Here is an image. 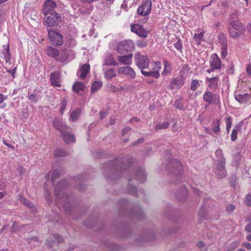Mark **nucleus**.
<instances>
[{
	"label": "nucleus",
	"mask_w": 251,
	"mask_h": 251,
	"mask_svg": "<svg viewBox=\"0 0 251 251\" xmlns=\"http://www.w3.org/2000/svg\"><path fill=\"white\" fill-rule=\"evenodd\" d=\"M204 131L205 132H206V133H207L208 134H212L211 130L209 128H208L207 127H205L204 128Z\"/></svg>",
	"instance_id": "69168bd1"
},
{
	"label": "nucleus",
	"mask_w": 251,
	"mask_h": 251,
	"mask_svg": "<svg viewBox=\"0 0 251 251\" xmlns=\"http://www.w3.org/2000/svg\"><path fill=\"white\" fill-rule=\"evenodd\" d=\"M129 89V86L128 85H125L123 86H121L120 88H116L115 87H113L112 90L114 92L119 91L120 90H127Z\"/></svg>",
	"instance_id": "c03bdc74"
},
{
	"label": "nucleus",
	"mask_w": 251,
	"mask_h": 251,
	"mask_svg": "<svg viewBox=\"0 0 251 251\" xmlns=\"http://www.w3.org/2000/svg\"><path fill=\"white\" fill-rule=\"evenodd\" d=\"M81 113V111L79 109H77L73 111L70 115V118L73 121L77 120Z\"/></svg>",
	"instance_id": "c9c22d12"
},
{
	"label": "nucleus",
	"mask_w": 251,
	"mask_h": 251,
	"mask_svg": "<svg viewBox=\"0 0 251 251\" xmlns=\"http://www.w3.org/2000/svg\"><path fill=\"white\" fill-rule=\"evenodd\" d=\"M46 51L47 54L52 58H55L57 60V57L58 55V51L54 48L50 46H48L47 48Z\"/></svg>",
	"instance_id": "5701e85b"
},
{
	"label": "nucleus",
	"mask_w": 251,
	"mask_h": 251,
	"mask_svg": "<svg viewBox=\"0 0 251 251\" xmlns=\"http://www.w3.org/2000/svg\"><path fill=\"white\" fill-rule=\"evenodd\" d=\"M136 44L140 48H144L147 46V43L144 40L138 41Z\"/></svg>",
	"instance_id": "09e8293b"
},
{
	"label": "nucleus",
	"mask_w": 251,
	"mask_h": 251,
	"mask_svg": "<svg viewBox=\"0 0 251 251\" xmlns=\"http://www.w3.org/2000/svg\"><path fill=\"white\" fill-rule=\"evenodd\" d=\"M19 200L21 202L24 204L25 205L28 206V208L31 209L33 212H35V208L34 207L33 205L27 199L25 198L20 196Z\"/></svg>",
	"instance_id": "bb28decb"
},
{
	"label": "nucleus",
	"mask_w": 251,
	"mask_h": 251,
	"mask_svg": "<svg viewBox=\"0 0 251 251\" xmlns=\"http://www.w3.org/2000/svg\"><path fill=\"white\" fill-rule=\"evenodd\" d=\"M235 98L237 101L241 104H244L250 101L251 98V95L246 93L244 94H239L236 93L235 94Z\"/></svg>",
	"instance_id": "f3484780"
},
{
	"label": "nucleus",
	"mask_w": 251,
	"mask_h": 251,
	"mask_svg": "<svg viewBox=\"0 0 251 251\" xmlns=\"http://www.w3.org/2000/svg\"><path fill=\"white\" fill-rule=\"evenodd\" d=\"M199 215L202 217L205 215V210L203 208H201L199 212Z\"/></svg>",
	"instance_id": "052dcab7"
},
{
	"label": "nucleus",
	"mask_w": 251,
	"mask_h": 251,
	"mask_svg": "<svg viewBox=\"0 0 251 251\" xmlns=\"http://www.w3.org/2000/svg\"><path fill=\"white\" fill-rule=\"evenodd\" d=\"M67 185L65 180H62L54 186L55 195L58 203H61L63 206L65 207L69 201V198L65 194L64 189Z\"/></svg>",
	"instance_id": "f257e3e1"
},
{
	"label": "nucleus",
	"mask_w": 251,
	"mask_h": 251,
	"mask_svg": "<svg viewBox=\"0 0 251 251\" xmlns=\"http://www.w3.org/2000/svg\"><path fill=\"white\" fill-rule=\"evenodd\" d=\"M170 125V123L168 122H163L160 123L156 125V129H163L167 128Z\"/></svg>",
	"instance_id": "e433bc0d"
},
{
	"label": "nucleus",
	"mask_w": 251,
	"mask_h": 251,
	"mask_svg": "<svg viewBox=\"0 0 251 251\" xmlns=\"http://www.w3.org/2000/svg\"><path fill=\"white\" fill-rule=\"evenodd\" d=\"M118 73L119 75H124L131 78H134L136 75L133 69L129 66L119 68L118 70Z\"/></svg>",
	"instance_id": "4468645a"
},
{
	"label": "nucleus",
	"mask_w": 251,
	"mask_h": 251,
	"mask_svg": "<svg viewBox=\"0 0 251 251\" xmlns=\"http://www.w3.org/2000/svg\"><path fill=\"white\" fill-rule=\"evenodd\" d=\"M210 64V68L207 71L208 73H211L215 69H220L222 65L221 60L216 54H212L211 56Z\"/></svg>",
	"instance_id": "9d476101"
},
{
	"label": "nucleus",
	"mask_w": 251,
	"mask_h": 251,
	"mask_svg": "<svg viewBox=\"0 0 251 251\" xmlns=\"http://www.w3.org/2000/svg\"><path fill=\"white\" fill-rule=\"evenodd\" d=\"M134 49V45L130 40H124L119 43L117 46V50L120 53L131 51Z\"/></svg>",
	"instance_id": "39448f33"
},
{
	"label": "nucleus",
	"mask_w": 251,
	"mask_h": 251,
	"mask_svg": "<svg viewBox=\"0 0 251 251\" xmlns=\"http://www.w3.org/2000/svg\"><path fill=\"white\" fill-rule=\"evenodd\" d=\"M50 81L52 85L54 87H60V80L58 74L54 73H51L50 75Z\"/></svg>",
	"instance_id": "b1692460"
},
{
	"label": "nucleus",
	"mask_w": 251,
	"mask_h": 251,
	"mask_svg": "<svg viewBox=\"0 0 251 251\" xmlns=\"http://www.w3.org/2000/svg\"><path fill=\"white\" fill-rule=\"evenodd\" d=\"M243 245L248 250L251 249V244L249 242H246L243 244Z\"/></svg>",
	"instance_id": "13d9d810"
},
{
	"label": "nucleus",
	"mask_w": 251,
	"mask_h": 251,
	"mask_svg": "<svg viewBox=\"0 0 251 251\" xmlns=\"http://www.w3.org/2000/svg\"><path fill=\"white\" fill-rule=\"evenodd\" d=\"M237 130L236 129H233L232 131L231 134V140L232 141H234L237 138Z\"/></svg>",
	"instance_id": "a18cd8bd"
},
{
	"label": "nucleus",
	"mask_w": 251,
	"mask_h": 251,
	"mask_svg": "<svg viewBox=\"0 0 251 251\" xmlns=\"http://www.w3.org/2000/svg\"><path fill=\"white\" fill-rule=\"evenodd\" d=\"M134 57L137 66L141 71L146 69L149 66L150 60L147 55H143L137 52L135 53Z\"/></svg>",
	"instance_id": "423d86ee"
},
{
	"label": "nucleus",
	"mask_w": 251,
	"mask_h": 251,
	"mask_svg": "<svg viewBox=\"0 0 251 251\" xmlns=\"http://www.w3.org/2000/svg\"><path fill=\"white\" fill-rule=\"evenodd\" d=\"M131 30L141 37H146L148 34L147 31L145 30L142 25L135 24L131 26Z\"/></svg>",
	"instance_id": "ddd939ff"
},
{
	"label": "nucleus",
	"mask_w": 251,
	"mask_h": 251,
	"mask_svg": "<svg viewBox=\"0 0 251 251\" xmlns=\"http://www.w3.org/2000/svg\"><path fill=\"white\" fill-rule=\"evenodd\" d=\"M3 53L6 61L10 60L11 54L9 50V45L3 46Z\"/></svg>",
	"instance_id": "7c9ffc66"
},
{
	"label": "nucleus",
	"mask_w": 251,
	"mask_h": 251,
	"mask_svg": "<svg viewBox=\"0 0 251 251\" xmlns=\"http://www.w3.org/2000/svg\"><path fill=\"white\" fill-rule=\"evenodd\" d=\"M174 47L176 50L180 52L182 51V42L180 40L178 39L176 43H174Z\"/></svg>",
	"instance_id": "37998d69"
},
{
	"label": "nucleus",
	"mask_w": 251,
	"mask_h": 251,
	"mask_svg": "<svg viewBox=\"0 0 251 251\" xmlns=\"http://www.w3.org/2000/svg\"><path fill=\"white\" fill-rule=\"evenodd\" d=\"M52 123L54 128L59 130L61 133L65 130L69 129V127L64 123L57 119H55Z\"/></svg>",
	"instance_id": "aec40b11"
},
{
	"label": "nucleus",
	"mask_w": 251,
	"mask_h": 251,
	"mask_svg": "<svg viewBox=\"0 0 251 251\" xmlns=\"http://www.w3.org/2000/svg\"><path fill=\"white\" fill-rule=\"evenodd\" d=\"M131 130V128L129 127H126V128H124L122 130V135H124L129 131H130Z\"/></svg>",
	"instance_id": "6e6d98bb"
},
{
	"label": "nucleus",
	"mask_w": 251,
	"mask_h": 251,
	"mask_svg": "<svg viewBox=\"0 0 251 251\" xmlns=\"http://www.w3.org/2000/svg\"><path fill=\"white\" fill-rule=\"evenodd\" d=\"M68 59V52L66 50H62L58 52V55L57 57V60L60 62H66Z\"/></svg>",
	"instance_id": "393cba45"
},
{
	"label": "nucleus",
	"mask_w": 251,
	"mask_h": 251,
	"mask_svg": "<svg viewBox=\"0 0 251 251\" xmlns=\"http://www.w3.org/2000/svg\"><path fill=\"white\" fill-rule=\"evenodd\" d=\"M203 33L200 32L199 33L195 34L192 42L193 45H195L197 46L201 44V41L203 40Z\"/></svg>",
	"instance_id": "4be33fe9"
},
{
	"label": "nucleus",
	"mask_w": 251,
	"mask_h": 251,
	"mask_svg": "<svg viewBox=\"0 0 251 251\" xmlns=\"http://www.w3.org/2000/svg\"><path fill=\"white\" fill-rule=\"evenodd\" d=\"M132 189L130 190V192L134 195H136V188L134 187H132Z\"/></svg>",
	"instance_id": "e2e57ef3"
},
{
	"label": "nucleus",
	"mask_w": 251,
	"mask_h": 251,
	"mask_svg": "<svg viewBox=\"0 0 251 251\" xmlns=\"http://www.w3.org/2000/svg\"><path fill=\"white\" fill-rule=\"evenodd\" d=\"M245 203L247 205L251 206V195L248 194L245 199Z\"/></svg>",
	"instance_id": "de8ad7c7"
},
{
	"label": "nucleus",
	"mask_w": 251,
	"mask_h": 251,
	"mask_svg": "<svg viewBox=\"0 0 251 251\" xmlns=\"http://www.w3.org/2000/svg\"><path fill=\"white\" fill-rule=\"evenodd\" d=\"M215 154L216 156L219 158V161H220L222 159H224L223 157L222 151L221 149H217L215 151Z\"/></svg>",
	"instance_id": "49530a36"
},
{
	"label": "nucleus",
	"mask_w": 251,
	"mask_h": 251,
	"mask_svg": "<svg viewBox=\"0 0 251 251\" xmlns=\"http://www.w3.org/2000/svg\"><path fill=\"white\" fill-rule=\"evenodd\" d=\"M221 44L222 45L221 49V56L225 58L227 54V43L225 39H222Z\"/></svg>",
	"instance_id": "c85d7f7f"
},
{
	"label": "nucleus",
	"mask_w": 251,
	"mask_h": 251,
	"mask_svg": "<svg viewBox=\"0 0 251 251\" xmlns=\"http://www.w3.org/2000/svg\"><path fill=\"white\" fill-rule=\"evenodd\" d=\"M182 192L183 195L184 196H186L187 194V189L185 187H183Z\"/></svg>",
	"instance_id": "774afa93"
},
{
	"label": "nucleus",
	"mask_w": 251,
	"mask_h": 251,
	"mask_svg": "<svg viewBox=\"0 0 251 251\" xmlns=\"http://www.w3.org/2000/svg\"><path fill=\"white\" fill-rule=\"evenodd\" d=\"M66 105H67V102H66V100H63L62 102V105H61V107L60 108V111H61V113H63V111L64 110V109H65L66 107Z\"/></svg>",
	"instance_id": "3c124183"
},
{
	"label": "nucleus",
	"mask_w": 251,
	"mask_h": 251,
	"mask_svg": "<svg viewBox=\"0 0 251 251\" xmlns=\"http://www.w3.org/2000/svg\"><path fill=\"white\" fill-rule=\"evenodd\" d=\"M212 130L216 133L220 131V121L219 120H215L213 122L212 124Z\"/></svg>",
	"instance_id": "473e14b6"
},
{
	"label": "nucleus",
	"mask_w": 251,
	"mask_h": 251,
	"mask_svg": "<svg viewBox=\"0 0 251 251\" xmlns=\"http://www.w3.org/2000/svg\"><path fill=\"white\" fill-rule=\"evenodd\" d=\"M146 175L143 170H139L136 175V178L139 180L140 182H144L146 180Z\"/></svg>",
	"instance_id": "c756f323"
},
{
	"label": "nucleus",
	"mask_w": 251,
	"mask_h": 251,
	"mask_svg": "<svg viewBox=\"0 0 251 251\" xmlns=\"http://www.w3.org/2000/svg\"><path fill=\"white\" fill-rule=\"evenodd\" d=\"M170 165L173 167L174 171H175V173L176 172V171L179 172L180 171L182 170L181 163L177 159H175L172 161Z\"/></svg>",
	"instance_id": "cd10ccee"
},
{
	"label": "nucleus",
	"mask_w": 251,
	"mask_h": 251,
	"mask_svg": "<svg viewBox=\"0 0 251 251\" xmlns=\"http://www.w3.org/2000/svg\"><path fill=\"white\" fill-rule=\"evenodd\" d=\"M184 83V78L182 75H180L174 78L171 81L170 84L168 86L171 90L178 89L180 88Z\"/></svg>",
	"instance_id": "f8f14e48"
},
{
	"label": "nucleus",
	"mask_w": 251,
	"mask_h": 251,
	"mask_svg": "<svg viewBox=\"0 0 251 251\" xmlns=\"http://www.w3.org/2000/svg\"><path fill=\"white\" fill-rule=\"evenodd\" d=\"M68 130H65L61 133L63 140L67 143L75 142V135L69 132Z\"/></svg>",
	"instance_id": "6ab92c4d"
},
{
	"label": "nucleus",
	"mask_w": 251,
	"mask_h": 251,
	"mask_svg": "<svg viewBox=\"0 0 251 251\" xmlns=\"http://www.w3.org/2000/svg\"><path fill=\"white\" fill-rule=\"evenodd\" d=\"M133 54L129 53L127 55L119 56L118 60L119 62L124 65H131L132 62Z\"/></svg>",
	"instance_id": "a211bd4d"
},
{
	"label": "nucleus",
	"mask_w": 251,
	"mask_h": 251,
	"mask_svg": "<svg viewBox=\"0 0 251 251\" xmlns=\"http://www.w3.org/2000/svg\"><path fill=\"white\" fill-rule=\"evenodd\" d=\"M60 174L59 170H55L52 172L51 178L52 183H54L55 180L59 176Z\"/></svg>",
	"instance_id": "79ce46f5"
},
{
	"label": "nucleus",
	"mask_w": 251,
	"mask_h": 251,
	"mask_svg": "<svg viewBox=\"0 0 251 251\" xmlns=\"http://www.w3.org/2000/svg\"><path fill=\"white\" fill-rule=\"evenodd\" d=\"M43 6V13L44 15H46L52 12H55L54 8L56 7L57 5L56 3L52 0H47L44 2Z\"/></svg>",
	"instance_id": "9b49d317"
},
{
	"label": "nucleus",
	"mask_w": 251,
	"mask_h": 251,
	"mask_svg": "<svg viewBox=\"0 0 251 251\" xmlns=\"http://www.w3.org/2000/svg\"><path fill=\"white\" fill-rule=\"evenodd\" d=\"M104 75L107 79H109L115 77L116 75V73L113 69H110L105 72Z\"/></svg>",
	"instance_id": "f704fd0d"
},
{
	"label": "nucleus",
	"mask_w": 251,
	"mask_h": 251,
	"mask_svg": "<svg viewBox=\"0 0 251 251\" xmlns=\"http://www.w3.org/2000/svg\"><path fill=\"white\" fill-rule=\"evenodd\" d=\"M205 83L210 89L216 90L220 83L219 77H207L205 79Z\"/></svg>",
	"instance_id": "dca6fc26"
},
{
	"label": "nucleus",
	"mask_w": 251,
	"mask_h": 251,
	"mask_svg": "<svg viewBox=\"0 0 251 251\" xmlns=\"http://www.w3.org/2000/svg\"><path fill=\"white\" fill-rule=\"evenodd\" d=\"M245 230L248 232H251V223L245 226Z\"/></svg>",
	"instance_id": "bf43d9fd"
},
{
	"label": "nucleus",
	"mask_w": 251,
	"mask_h": 251,
	"mask_svg": "<svg viewBox=\"0 0 251 251\" xmlns=\"http://www.w3.org/2000/svg\"><path fill=\"white\" fill-rule=\"evenodd\" d=\"M246 70L248 74L250 75H251V65L248 66Z\"/></svg>",
	"instance_id": "680f3d73"
},
{
	"label": "nucleus",
	"mask_w": 251,
	"mask_h": 251,
	"mask_svg": "<svg viewBox=\"0 0 251 251\" xmlns=\"http://www.w3.org/2000/svg\"><path fill=\"white\" fill-rule=\"evenodd\" d=\"M102 86V83L99 81L94 82L91 86V93H94L99 89H100Z\"/></svg>",
	"instance_id": "72a5a7b5"
},
{
	"label": "nucleus",
	"mask_w": 251,
	"mask_h": 251,
	"mask_svg": "<svg viewBox=\"0 0 251 251\" xmlns=\"http://www.w3.org/2000/svg\"><path fill=\"white\" fill-rule=\"evenodd\" d=\"M7 99V96H4L2 94H0V104Z\"/></svg>",
	"instance_id": "5fc2aeb1"
},
{
	"label": "nucleus",
	"mask_w": 251,
	"mask_h": 251,
	"mask_svg": "<svg viewBox=\"0 0 251 251\" xmlns=\"http://www.w3.org/2000/svg\"><path fill=\"white\" fill-rule=\"evenodd\" d=\"M89 65L87 64H84L81 67L77 75L78 76L80 77L81 79H84L89 72Z\"/></svg>",
	"instance_id": "412c9836"
},
{
	"label": "nucleus",
	"mask_w": 251,
	"mask_h": 251,
	"mask_svg": "<svg viewBox=\"0 0 251 251\" xmlns=\"http://www.w3.org/2000/svg\"><path fill=\"white\" fill-rule=\"evenodd\" d=\"M104 64L107 65H116L117 64L111 54H108L106 56L104 59Z\"/></svg>",
	"instance_id": "a878e982"
},
{
	"label": "nucleus",
	"mask_w": 251,
	"mask_h": 251,
	"mask_svg": "<svg viewBox=\"0 0 251 251\" xmlns=\"http://www.w3.org/2000/svg\"><path fill=\"white\" fill-rule=\"evenodd\" d=\"M67 152L62 149H57L54 152V155L56 157H62L67 155Z\"/></svg>",
	"instance_id": "4c0bfd02"
},
{
	"label": "nucleus",
	"mask_w": 251,
	"mask_h": 251,
	"mask_svg": "<svg viewBox=\"0 0 251 251\" xmlns=\"http://www.w3.org/2000/svg\"><path fill=\"white\" fill-rule=\"evenodd\" d=\"M164 67L165 68L171 69L170 65L169 64V63H168V62L167 61H164Z\"/></svg>",
	"instance_id": "338daca9"
},
{
	"label": "nucleus",
	"mask_w": 251,
	"mask_h": 251,
	"mask_svg": "<svg viewBox=\"0 0 251 251\" xmlns=\"http://www.w3.org/2000/svg\"><path fill=\"white\" fill-rule=\"evenodd\" d=\"M235 209V206L233 204H229L226 207V210L228 212H231Z\"/></svg>",
	"instance_id": "864d4df0"
},
{
	"label": "nucleus",
	"mask_w": 251,
	"mask_h": 251,
	"mask_svg": "<svg viewBox=\"0 0 251 251\" xmlns=\"http://www.w3.org/2000/svg\"><path fill=\"white\" fill-rule=\"evenodd\" d=\"M54 242L56 241L60 243L63 241V238L59 235H56L54 236Z\"/></svg>",
	"instance_id": "8fccbe9b"
},
{
	"label": "nucleus",
	"mask_w": 251,
	"mask_h": 251,
	"mask_svg": "<svg viewBox=\"0 0 251 251\" xmlns=\"http://www.w3.org/2000/svg\"><path fill=\"white\" fill-rule=\"evenodd\" d=\"M148 71L142 70V74L146 76H151L158 78L160 76L159 71L161 68L160 62H152L147 67Z\"/></svg>",
	"instance_id": "7ed1b4c3"
},
{
	"label": "nucleus",
	"mask_w": 251,
	"mask_h": 251,
	"mask_svg": "<svg viewBox=\"0 0 251 251\" xmlns=\"http://www.w3.org/2000/svg\"><path fill=\"white\" fill-rule=\"evenodd\" d=\"M225 165V159H222L220 161H218V164L217 165V170L216 172L218 178H222L226 176V172Z\"/></svg>",
	"instance_id": "2eb2a0df"
},
{
	"label": "nucleus",
	"mask_w": 251,
	"mask_h": 251,
	"mask_svg": "<svg viewBox=\"0 0 251 251\" xmlns=\"http://www.w3.org/2000/svg\"><path fill=\"white\" fill-rule=\"evenodd\" d=\"M203 100L209 104H218L220 102V98L218 95L212 93L210 91L206 90L203 96Z\"/></svg>",
	"instance_id": "1a4fd4ad"
},
{
	"label": "nucleus",
	"mask_w": 251,
	"mask_h": 251,
	"mask_svg": "<svg viewBox=\"0 0 251 251\" xmlns=\"http://www.w3.org/2000/svg\"><path fill=\"white\" fill-rule=\"evenodd\" d=\"M171 72V69L166 68H164V70L162 72V75H166L168 74H169Z\"/></svg>",
	"instance_id": "603ef678"
},
{
	"label": "nucleus",
	"mask_w": 251,
	"mask_h": 251,
	"mask_svg": "<svg viewBox=\"0 0 251 251\" xmlns=\"http://www.w3.org/2000/svg\"><path fill=\"white\" fill-rule=\"evenodd\" d=\"M226 129L227 132H229V130L231 127V117H228L226 118Z\"/></svg>",
	"instance_id": "a19ab883"
},
{
	"label": "nucleus",
	"mask_w": 251,
	"mask_h": 251,
	"mask_svg": "<svg viewBox=\"0 0 251 251\" xmlns=\"http://www.w3.org/2000/svg\"><path fill=\"white\" fill-rule=\"evenodd\" d=\"M49 36L53 45H61L63 43V37L61 34L55 30H48Z\"/></svg>",
	"instance_id": "0eeeda50"
},
{
	"label": "nucleus",
	"mask_w": 251,
	"mask_h": 251,
	"mask_svg": "<svg viewBox=\"0 0 251 251\" xmlns=\"http://www.w3.org/2000/svg\"><path fill=\"white\" fill-rule=\"evenodd\" d=\"M28 99L31 100H34L35 102H37V100L35 98V96L34 94H31L28 96Z\"/></svg>",
	"instance_id": "4d7b16f0"
},
{
	"label": "nucleus",
	"mask_w": 251,
	"mask_h": 251,
	"mask_svg": "<svg viewBox=\"0 0 251 251\" xmlns=\"http://www.w3.org/2000/svg\"><path fill=\"white\" fill-rule=\"evenodd\" d=\"M197 245L200 248H202L204 247V243L201 241H199L197 243Z\"/></svg>",
	"instance_id": "0e129e2a"
},
{
	"label": "nucleus",
	"mask_w": 251,
	"mask_h": 251,
	"mask_svg": "<svg viewBox=\"0 0 251 251\" xmlns=\"http://www.w3.org/2000/svg\"><path fill=\"white\" fill-rule=\"evenodd\" d=\"M152 5L151 0H146L137 9L138 14L144 16L148 15L151 12Z\"/></svg>",
	"instance_id": "6e6552de"
},
{
	"label": "nucleus",
	"mask_w": 251,
	"mask_h": 251,
	"mask_svg": "<svg viewBox=\"0 0 251 251\" xmlns=\"http://www.w3.org/2000/svg\"><path fill=\"white\" fill-rule=\"evenodd\" d=\"M228 30L231 37L237 38L245 33V27L241 22L233 21L229 24Z\"/></svg>",
	"instance_id": "f03ea898"
},
{
	"label": "nucleus",
	"mask_w": 251,
	"mask_h": 251,
	"mask_svg": "<svg viewBox=\"0 0 251 251\" xmlns=\"http://www.w3.org/2000/svg\"><path fill=\"white\" fill-rule=\"evenodd\" d=\"M45 15V25L49 26L56 25L61 21V17L56 12H52Z\"/></svg>",
	"instance_id": "20e7f679"
},
{
	"label": "nucleus",
	"mask_w": 251,
	"mask_h": 251,
	"mask_svg": "<svg viewBox=\"0 0 251 251\" xmlns=\"http://www.w3.org/2000/svg\"><path fill=\"white\" fill-rule=\"evenodd\" d=\"M84 87V86L83 83L80 82H77L74 85L73 89L74 91L78 93L79 92L83 90Z\"/></svg>",
	"instance_id": "2f4dec72"
},
{
	"label": "nucleus",
	"mask_w": 251,
	"mask_h": 251,
	"mask_svg": "<svg viewBox=\"0 0 251 251\" xmlns=\"http://www.w3.org/2000/svg\"><path fill=\"white\" fill-rule=\"evenodd\" d=\"M239 241L237 240L234 241L230 244L229 249L225 251H233L235 248H236L239 245Z\"/></svg>",
	"instance_id": "58836bf2"
},
{
	"label": "nucleus",
	"mask_w": 251,
	"mask_h": 251,
	"mask_svg": "<svg viewBox=\"0 0 251 251\" xmlns=\"http://www.w3.org/2000/svg\"><path fill=\"white\" fill-rule=\"evenodd\" d=\"M200 84L197 80H193L190 86V88L192 91H195L199 86Z\"/></svg>",
	"instance_id": "ea45409f"
}]
</instances>
